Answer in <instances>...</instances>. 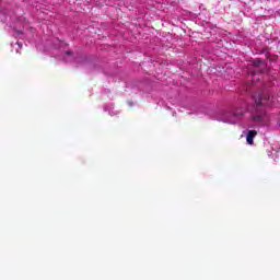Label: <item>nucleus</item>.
<instances>
[{"mask_svg":"<svg viewBox=\"0 0 280 280\" xmlns=\"http://www.w3.org/2000/svg\"><path fill=\"white\" fill-rule=\"evenodd\" d=\"M256 104V112L252 114V121L254 124H260V126H266L270 121V117L266 110L261 109V106H270L272 104L273 96L270 91L262 90L257 96H253Z\"/></svg>","mask_w":280,"mask_h":280,"instance_id":"f257e3e1","label":"nucleus"},{"mask_svg":"<svg viewBox=\"0 0 280 280\" xmlns=\"http://www.w3.org/2000/svg\"><path fill=\"white\" fill-rule=\"evenodd\" d=\"M244 117V110L241 108L233 109L232 112H224L221 115L220 121L224 124H237Z\"/></svg>","mask_w":280,"mask_h":280,"instance_id":"f03ea898","label":"nucleus"},{"mask_svg":"<svg viewBox=\"0 0 280 280\" xmlns=\"http://www.w3.org/2000/svg\"><path fill=\"white\" fill-rule=\"evenodd\" d=\"M255 137H257V131L255 130H249L247 132V137H246V141L249 145H253V139H255Z\"/></svg>","mask_w":280,"mask_h":280,"instance_id":"7ed1b4c3","label":"nucleus"},{"mask_svg":"<svg viewBox=\"0 0 280 280\" xmlns=\"http://www.w3.org/2000/svg\"><path fill=\"white\" fill-rule=\"evenodd\" d=\"M253 82H255L257 80V74H253Z\"/></svg>","mask_w":280,"mask_h":280,"instance_id":"20e7f679","label":"nucleus"},{"mask_svg":"<svg viewBox=\"0 0 280 280\" xmlns=\"http://www.w3.org/2000/svg\"><path fill=\"white\" fill-rule=\"evenodd\" d=\"M66 54H67V56H71L72 52L71 51H67Z\"/></svg>","mask_w":280,"mask_h":280,"instance_id":"39448f33","label":"nucleus"},{"mask_svg":"<svg viewBox=\"0 0 280 280\" xmlns=\"http://www.w3.org/2000/svg\"><path fill=\"white\" fill-rule=\"evenodd\" d=\"M58 43H59L60 45H62V42L58 40Z\"/></svg>","mask_w":280,"mask_h":280,"instance_id":"423d86ee","label":"nucleus"},{"mask_svg":"<svg viewBox=\"0 0 280 280\" xmlns=\"http://www.w3.org/2000/svg\"><path fill=\"white\" fill-rule=\"evenodd\" d=\"M18 46L21 47V43H18Z\"/></svg>","mask_w":280,"mask_h":280,"instance_id":"0eeeda50","label":"nucleus"}]
</instances>
